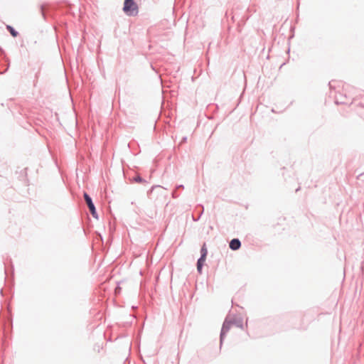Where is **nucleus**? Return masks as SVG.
I'll return each instance as SVG.
<instances>
[{
    "label": "nucleus",
    "instance_id": "4",
    "mask_svg": "<svg viewBox=\"0 0 364 364\" xmlns=\"http://www.w3.org/2000/svg\"><path fill=\"white\" fill-rule=\"evenodd\" d=\"M200 252H201V257H202V259H205L207 254H208V250L206 248L205 244H204L203 245Z\"/></svg>",
    "mask_w": 364,
    "mask_h": 364
},
{
    "label": "nucleus",
    "instance_id": "5",
    "mask_svg": "<svg viewBox=\"0 0 364 364\" xmlns=\"http://www.w3.org/2000/svg\"><path fill=\"white\" fill-rule=\"evenodd\" d=\"M205 259H202V257H200L198 260V263H197V269H198V271L199 272H201V269H202V266L203 264V262H205Z\"/></svg>",
    "mask_w": 364,
    "mask_h": 364
},
{
    "label": "nucleus",
    "instance_id": "6",
    "mask_svg": "<svg viewBox=\"0 0 364 364\" xmlns=\"http://www.w3.org/2000/svg\"><path fill=\"white\" fill-rule=\"evenodd\" d=\"M7 28L9 30L11 34L14 36V37H16L17 36V32L11 26H7Z\"/></svg>",
    "mask_w": 364,
    "mask_h": 364
},
{
    "label": "nucleus",
    "instance_id": "2",
    "mask_svg": "<svg viewBox=\"0 0 364 364\" xmlns=\"http://www.w3.org/2000/svg\"><path fill=\"white\" fill-rule=\"evenodd\" d=\"M84 198H85V202L89 208V210H90L91 214L92 215V216L94 218H97V212H96L95 205L92 201L91 198L86 193H84Z\"/></svg>",
    "mask_w": 364,
    "mask_h": 364
},
{
    "label": "nucleus",
    "instance_id": "3",
    "mask_svg": "<svg viewBox=\"0 0 364 364\" xmlns=\"http://www.w3.org/2000/svg\"><path fill=\"white\" fill-rule=\"evenodd\" d=\"M241 246L240 241L238 239H232L230 242V247L232 250H238Z\"/></svg>",
    "mask_w": 364,
    "mask_h": 364
},
{
    "label": "nucleus",
    "instance_id": "1",
    "mask_svg": "<svg viewBox=\"0 0 364 364\" xmlns=\"http://www.w3.org/2000/svg\"><path fill=\"white\" fill-rule=\"evenodd\" d=\"M123 11L128 16H136L139 9L134 0H124Z\"/></svg>",
    "mask_w": 364,
    "mask_h": 364
}]
</instances>
